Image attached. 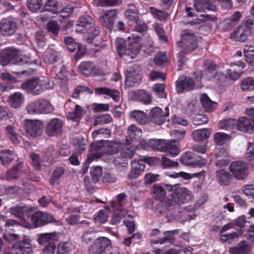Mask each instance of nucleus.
Segmentation results:
<instances>
[{
    "instance_id": "obj_1",
    "label": "nucleus",
    "mask_w": 254,
    "mask_h": 254,
    "mask_svg": "<svg viewBox=\"0 0 254 254\" xmlns=\"http://www.w3.org/2000/svg\"><path fill=\"white\" fill-rule=\"evenodd\" d=\"M180 184H175L171 186H167L166 190L172 193L168 196V203L169 210L171 209L175 205H179L191 201L193 196L190 192L186 188H180Z\"/></svg>"
},
{
    "instance_id": "obj_2",
    "label": "nucleus",
    "mask_w": 254,
    "mask_h": 254,
    "mask_svg": "<svg viewBox=\"0 0 254 254\" xmlns=\"http://www.w3.org/2000/svg\"><path fill=\"white\" fill-rule=\"evenodd\" d=\"M28 61L22 55L21 52L13 47H8L3 49L0 55V64L5 66L9 64L22 65L26 64Z\"/></svg>"
},
{
    "instance_id": "obj_3",
    "label": "nucleus",
    "mask_w": 254,
    "mask_h": 254,
    "mask_svg": "<svg viewBox=\"0 0 254 254\" xmlns=\"http://www.w3.org/2000/svg\"><path fill=\"white\" fill-rule=\"evenodd\" d=\"M168 184H155L152 188L151 191L153 197L158 201L156 204V211L157 214L162 215L166 211L169 210V206H167L168 197H166L167 186H171Z\"/></svg>"
},
{
    "instance_id": "obj_4",
    "label": "nucleus",
    "mask_w": 254,
    "mask_h": 254,
    "mask_svg": "<svg viewBox=\"0 0 254 254\" xmlns=\"http://www.w3.org/2000/svg\"><path fill=\"white\" fill-rule=\"evenodd\" d=\"M26 110L30 115L48 114L54 111V107L47 99L39 98L29 102Z\"/></svg>"
},
{
    "instance_id": "obj_5",
    "label": "nucleus",
    "mask_w": 254,
    "mask_h": 254,
    "mask_svg": "<svg viewBox=\"0 0 254 254\" xmlns=\"http://www.w3.org/2000/svg\"><path fill=\"white\" fill-rule=\"evenodd\" d=\"M53 83L48 79H41L39 78H33L23 83L21 87L27 92L33 95H39L45 90L50 89L53 87Z\"/></svg>"
},
{
    "instance_id": "obj_6",
    "label": "nucleus",
    "mask_w": 254,
    "mask_h": 254,
    "mask_svg": "<svg viewBox=\"0 0 254 254\" xmlns=\"http://www.w3.org/2000/svg\"><path fill=\"white\" fill-rule=\"evenodd\" d=\"M153 148L161 152H166L171 157L177 156L180 152L178 143L172 140L156 139L153 141Z\"/></svg>"
},
{
    "instance_id": "obj_7",
    "label": "nucleus",
    "mask_w": 254,
    "mask_h": 254,
    "mask_svg": "<svg viewBox=\"0 0 254 254\" xmlns=\"http://www.w3.org/2000/svg\"><path fill=\"white\" fill-rule=\"evenodd\" d=\"M197 41L195 35L190 31L186 30L184 31L181 40L177 43L178 47L183 49L186 53H189L197 47Z\"/></svg>"
},
{
    "instance_id": "obj_8",
    "label": "nucleus",
    "mask_w": 254,
    "mask_h": 254,
    "mask_svg": "<svg viewBox=\"0 0 254 254\" xmlns=\"http://www.w3.org/2000/svg\"><path fill=\"white\" fill-rule=\"evenodd\" d=\"M248 164L241 161H233L229 166V171L237 180H244L249 176Z\"/></svg>"
},
{
    "instance_id": "obj_9",
    "label": "nucleus",
    "mask_w": 254,
    "mask_h": 254,
    "mask_svg": "<svg viewBox=\"0 0 254 254\" xmlns=\"http://www.w3.org/2000/svg\"><path fill=\"white\" fill-rule=\"evenodd\" d=\"M125 75L127 85L136 86L141 79V69L138 65L134 64L127 70Z\"/></svg>"
},
{
    "instance_id": "obj_10",
    "label": "nucleus",
    "mask_w": 254,
    "mask_h": 254,
    "mask_svg": "<svg viewBox=\"0 0 254 254\" xmlns=\"http://www.w3.org/2000/svg\"><path fill=\"white\" fill-rule=\"evenodd\" d=\"M17 29V23L12 17L2 18L0 21V33L3 36H11L15 32Z\"/></svg>"
},
{
    "instance_id": "obj_11",
    "label": "nucleus",
    "mask_w": 254,
    "mask_h": 254,
    "mask_svg": "<svg viewBox=\"0 0 254 254\" xmlns=\"http://www.w3.org/2000/svg\"><path fill=\"white\" fill-rule=\"evenodd\" d=\"M169 116V108L165 107L164 111L159 107L152 109L149 113L151 121L157 125H162L166 120V117Z\"/></svg>"
},
{
    "instance_id": "obj_12",
    "label": "nucleus",
    "mask_w": 254,
    "mask_h": 254,
    "mask_svg": "<svg viewBox=\"0 0 254 254\" xmlns=\"http://www.w3.org/2000/svg\"><path fill=\"white\" fill-rule=\"evenodd\" d=\"M141 37L139 34H133L128 37L129 43L127 48H126L125 55L129 56L131 59L134 58L138 53L140 50L139 42Z\"/></svg>"
},
{
    "instance_id": "obj_13",
    "label": "nucleus",
    "mask_w": 254,
    "mask_h": 254,
    "mask_svg": "<svg viewBox=\"0 0 254 254\" xmlns=\"http://www.w3.org/2000/svg\"><path fill=\"white\" fill-rule=\"evenodd\" d=\"M95 21L89 15L80 16L76 22L75 31L78 33H85L87 30L95 25Z\"/></svg>"
},
{
    "instance_id": "obj_14",
    "label": "nucleus",
    "mask_w": 254,
    "mask_h": 254,
    "mask_svg": "<svg viewBox=\"0 0 254 254\" xmlns=\"http://www.w3.org/2000/svg\"><path fill=\"white\" fill-rule=\"evenodd\" d=\"M179 229L172 231H165L163 233V237H158L152 239L150 240L151 245H163L165 244H173L175 242V235L179 232Z\"/></svg>"
},
{
    "instance_id": "obj_15",
    "label": "nucleus",
    "mask_w": 254,
    "mask_h": 254,
    "mask_svg": "<svg viewBox=\"0 0 254 254\" xmlns=\"http://www.w3.org/2000/svg\"><path fill=\"white\" fill-rule=\"evenodd\" d=\"M14 254H32L31 241L25 238L15 243L13 246Z\"/></svg>"
},
{
    "instance_id": "obj_16",
    "label": "nucleus",
    "mask_w": 254,
    "mask_h": 254,
    "mask_svg": "<svg viewBox=\"0 0 254 254\" xmlns=\"http://www.w3.org/2000/svg\"><path fill=\"white\" fill-rule=\"evenodd\" d=\"M176 87L177 92L182 93L193 90L195 83L193 79L190 77H180L176 82Z\"/></svg>"
},
{
    "instance_id": "obj_17",
    "label": "nucleus",
    "mask_w": 254,
    "mask_h": 254,
    "mask_svg": "<svg viewBox=\"0 0 254 254\" xmlns=\"http://www.w3.org/2000/svg\"><path fill=\"white\" fill-rule=\"evenodd\" d=\"M91 153L88 155L86 161L88 163L92 162L94 159L101 158L104 154V143H92L90 144Z\"/></svg>"
},
{
    "instance_id": "obj_18",
    "label": "nucleus",
    "mask_w": 254,
    "mask_h": 254,
    "mask_svg": "<svg viewBox=\"0 0 254 254\" xmlns=\"http://www.w3.org/2000/svg\"><path fill=\"white\" fill-rule=\"evenodd\" d=\"M117 12L115 10L103 11L100 13L99 22L105 27L111 28L117 18Z\"/></svg>"
},
{
    "instance_id": "obj_19",
    "label": "nucleus",
    "mask_w": 254,
    "mask_h": 254,
    "mask_svg": "<svg viewBox=\"0 0 254 254\" xmlns=\"http://www.w3.org/2000/svg\"><path fill=\"white\" fill-rule=\"evenodd\" d=\"M33 208L31 206L19 204L10 209V213L16 217L21 219L30 217Z\"/></svg>"
},
{
    "instance_id": "obj_20",
    "label": "nucleus",
    "mask_w": 254,
    "mask_h": 254,
    "mask_svg": "<svg viewBox=\"0 0 254 254\" xmlns=\"http://www.w3.org/2000/svg\"><path fill=\"white\" fill-rule=\"evenodd\" d=\"M31 220L36 227H41L52 222V216L45 212L37 211L32 215Z\"/></svg>"
},
{
    "instance_id": "obj_21",
    "label": "nucleus",
    "mask_w": 254,
    "mask_h": 254,
    "mask_svg": "<svg viewBox=\"0 0 254 254\" xmlns=\"http://www.w3.org/2000/svg\"><path fill=\"white\" fill-rule=\"evenodd\" d=\"M245 66V64L241 61H238L232 64L231 68L227 70L229 78L234 80L239 78L243 73V69Z\"/></svg>"
},
{
    "instance_id": "obj_22",
    "label": "nucleus",
    "mask_w": 254,
    "mask_h": 254,
    "mask_svg": "<svg viewBox=\"0 0 254 254\" xmlns=\"http://www.w3.org/2000/svg\"><path fill=\"white\" fill-rule=\"evenodd\" d=\"M131 169L128 173V178L129 180H133L137 178L143 173L145 168V165L142 160L138 161H133L131 163Z\"/></svg>"
},
{
    "instance_id": "obj_23",
    "label": "nucleus",
    "mask_w": 254,
    "mask_h": 254,
    "mask_svg": "<svg viewBox=\"0 0 254 254\" xmlns=\"http://www.w3.org/2000/svg\"><path fill=\"white\" fill-rule=\"evenodd\" d=\"M216 178L221 185L228 186L233 180V176L230 172L224 169H219L216 172Z\"/></svg>"
},
{
    "instance_id": "obj_24",
    "label": "nucleus",
    "mask_w": 254,
    "mask_h": 254,
    "mask_svg": "<svg viewBox=\"0 0 254 254\" xmlns=\"http://www.w3.org/2000/svg\"><path fill=\"white\" fill-rule=\"evenodd\" d=\"M251 250L249 243L245 240L241 241L238 245L230 248V254H249Z\"/></svg>"
},
{
    "instance_id": "obj_25",
    "label": "nucleus",
    "mask_w": 254,
    "mask_h": 254,
    "mask_svg": "<svg viewBox=\"0 0 254 254\" xmlns=\"http://www.w3.org/2000/svg\"><path fill=\"white\" fill-rule=\"evenodd\" d=\"M24 100V95L19 92H16L9 96L7 101L10 107L16 109L21 106Z\"/></svg>"
},
{
    "instance_id": "obj_26",
    "label": "nucleus",
    "mask_w": 254,
    "mask_h": 254,
    "mask_svg": "<svg viewBox=\"0 0 254 254\" xmlns=\"http://www.w3.org/2000/svg\"><path fill=\"white\" fill-rule=\"evenodd\" d=\"M87 142V139L84 137L79 136L74 137L72 144L76 153L81 155L86 148Z\"/></svg>"
},
{
    "instance_id": "obj_27",
    "label": "nucleus",
    "mask_w": 254,
    "mask_h": 254,
    "mask_svg": "<svg viewBox=\"0 0 254 254\" xmlns=\"http://www.w3.org/2000/svg\"><path fill=\"white\" fill-rule=\"evenodd\" d=\"M85 113L83 108L78 104H76L74 109L67 114V119L71 121L79 122Z\"/></svg>"
},
{
    "instance_id": "obj_28",
    "label": "nucleus",
    "mask_w": 254,
    "mask_h": 254,
    "mask_svg": "<svg viewBox=\"0 0 254 254\" xmlns=\"http://www.w3.org/2000/svg\"><path fill=\"white\" fill-rule=\"evenodd\" d=\"M193 5L197 12L204 11L206 9L216 10V6L210 3L209 0H195Z\"/></svg>"
},
{
    "instance_id": "obj_29",
    "label": "nucleus",
    "mask_w": 254,
    "mask_h": 254,
    "mask_svg": "<svg viewBox=\"0 0 254 254\" xmlns=\"http://www.w3.org/2000/svg\"><path fill=\"white\" fill-rule=\"evenodd\" d=\"M95 91L97 94H105L110 96L115 101L120 99V93L118 90L115 89L101 87L96 88Z\"/></svg>"
},
{
    "instance_id": "obj_30",
    "label": "nucleus",
    "mask_w": 254,
    "mask_h": 254,
    "mask_svg": "<svg viewBox=\"0 0 254 254\" xmlns=\"http://www.w3.org/2000/svg\"><path fill=\"white\" fill-rule=\"evenodd\" d=\"M57 239L56 233H46L39 234L37 241L40 245H46L49 243H54Z\"/></svg>"
},
{
    "instance_id": "obj_31",
    "label": "nucleus",
    "mask_w": 254,
    "mask_h": 254,
    "mask_svg": "<svg viewBox=\"0 0 254 254\" xmlns=\"http://www.w3.org/2000/svg\"><path fill=\"white\" fill-rule=\"evenodd\" d=\"M66 213L69 216L66 218V222L70 225H74L78 223L79 220L80 213L79 209L78 208L69 207L66 209Z\"/></svg>"
},
{
    "instance_id": "obj_32",
    "label": "nucleus",
    "mask_w": 254,
    "mask_h": 254,
    "mask_svg": "<svg viewBox=\"0 0 254 254\" xmlns=\"http://www.w3.org/2000/svg\"><path fill=\"white\" fill-rule=\"evenodd\" d=\"M128 135L126 137V142L135 144L134 141L136 140L142 135V130L140 128H128Z\"/></svg>"
},
{
    "instance_id": "obj_33",
    "label": "nucleus",
    "mask_w": 254,
    "mask_h": 254,
    "mask_svg": "<svg viewBox=\"0 0 254 254\" xmlns=\"http://www.w3.org/2000/svg\"><path fill=\"white\" fill-rule=\"evenodd\" d=\"M210 134V131L207 128H202L194 130L191 134L193 140L199 142L208 138Z\"/></svg>"
},
{
    "instance_id": "obj_34",
    "label": "nucleus",
    "mask_w": 254,
    "mask_h": 254,
    "mask_svg": "<svg viewBox=\"0 0 254 254\" xmlns=\"http://www.w3.org/2000/svg\"><path fill=\"white\" fill-rule=\"evenodd\" d=\"M129 117L141 125H145L148 122L147 115L140 110L132 111L129 114Z\"/></svg>"
},
{
    "instance_id": "obj_35",
    "label": "nucleus",
    "mask_w": 254,
    "mask_h": 254,
    "mask_svg": "<svg viewBox=\"0 0 254 254\" xmlns=\"http://www.w3.org/2000/svg\"><path fill=\"white\" fill-rule=\"evenodd\" d=\"M23 164L18 163L10 169L8 170L6 173V178L7 180H16L21 175L22 171Z\"/></svg>"
},
{
    "instance_id": "obj_36",
    "label": "nucleus",
    "mask_w": 254,
    "mask_h": 254,
    "mask_svg": "<svg viewBox=\"0 0 254 254\" xmlns=\"http://www.w3.org/2000/svg\"><path fill=\"white\" fill-rule=\"evenodd\" d=\"M122 146L121 143L118 142L106 141L104 143V154L109 155L116 154Z\"/></svg>"
},
{
    "instance_id": "obj_37",
    "label": "nucleus",
    "mask_w": 254,
    "mask_h": 254,
    "mask_svg": "<svg viewBox=\"0 0 254 254\" xmlns=\"http://www.w3.org/2000/svg\"><path fill=\"white\" fill-rule=\"evenodd\" d=\"M200 100L202 107L208 112H212L217 107L216 103L212 101L206 94H202Z\"/></svg>"
},
{
    "instance_id": "obj_38",
    "label": "nucleus",
    "mask_w": 254,
    "mask_h": 254,
    "mask_svg": "<svg viewBox=\"0 0 254 254\" xmlns=\"http://www.w3.org/2000/svg\"><path fill=\"white\" fill-rule=\"evenodd\" d=\"M74 248L70 240L61 242L58 245L57 254H69Z\"/></svg>"
},
{
    "instance_id": "obj_39",
    "label": "nucleus",
    "mask_w": 254,
    "mask_h": 254,
    "mask_svg": "<svg viewBox=\"0 0 254 254\" xmlns=\"http://www.w3.org/2000/svg\"><path fill=\"white\" fill-rule=\"evenodd\" d=\"M13 159L14 154L13 151L5 150L0 152V162L2 165L8 166Z\"/></svg>"
},
{
    "instance_id": "obj_40",
    "label": "nucleus",
    "mask_w": 254,
    "mask_h": 254,
    "mask_svg": "<svg viewBox=\"0 0 254 254\" xmlns=\"http://www.w3.org/2000/svg\"><path fill=\"white\" fill-rule=\"evenodd\" d=\"M95 68V64L91 62H84L80 64L78 67L80 72L86 76H90Z\"/></svg>"
},
{
    "instance_id": "obj_41",
    "label": "nucleus",
    "mask_w": 254,
    "mask_h": 254,
    "mask_svg": "<svg viewBox=\"0 0 254 254\" xmlns=\"http://www.w3.org/2000/svg\"><path fill=\"white\" fill-rule=\"evenodd\" d=\"M45 11L58 14L59 11V2L58 0H48L44 5Z\"/></svg>"
},
{
    "instance_id": "obj_42",
    "label": "nucleus",
    "mask_w": 254,
    "mask_h": 254,
    "mask_svg": "<svg viewBox=\"0 0 254 254\" xmlns=\"http://www.w3.org/2000/svg\"><path fill=\"white\" fill-rule=\"evenodd\" d=\"M135 95L137 99L144 104H149L152 102L151 94L145 90H138L135 93Z\"/></svg>"
},
{
    "instance_id": "obj_43",
    "label": "nucleus",
    "mask_w": 254,
    "mask_h": 254,
    "mask_svg": "<svg viewBox=\"0 0 254 254\" xmlns=\"http://www.w3.org/2000/svg\"><path fill=\"white\" fill-rule=\"evenodd\" d=\"M114 214L111 219V224L116 225L118 224L121 220L123 218L127 213V211L125 208L119 209H113Z\"/></svg>"
},
{
    "instance_id": "obj_44",
    "label": "nucleus",
    "mask_w": 254,
    "mask_h": 254,
    "mask_svg": "<svg viewBox=\"0 0 254 254\" xmlns=\"http://www.w3.org/2000/svg\"><path fill=\"white\" fill-rule=\"evenodd\" d=\"M127 195L125 193H121L117 195V200H113L111 202V205L113 209H119L124 208L123 206L126 203Z\"/></svg>"
},
{
    "instance_id": "obj_45",
    "label": "nucleus",
    "mask_w": 254,
    "mask_h": 254,
    "mask_svg": "<svg viewBox=\"0 0 254 254\" xmlns=\"http://www.w3.org/2000/svg\"><path fill=\"white\" fill-rule=\"evenodd\" d=\"M126 18L131 22H135L138 20V13L136 7L130 4L125 13Z\"/></svg>"
},
{
    "instance_id": "obj_46",
    "label": "nucleus",
    "mask_w": 254,
    "mask_h": 254,
    "mask_svg": "<svg viewBox=\"0 0 254 254\" xmlns=\"http://www.w3.org/2000/svg\"><path fill=\"white\" fill-rule=\"evenodd\" d=\"M135 144L126 142L121 151V156L125 158L131 159L135 153Z\"/></svg>"
},
{
    "instance_id": "obj_47",
    "label": "nucleus",
    "mask_w": 254,
    "mask_h": 254,
    "mask_svg": "<svg viewBox=\"0 0 254 254\" xmlns=\"http://www.w3.org/2000/svg\"><path fill=\"white\" fill-rule=\"evenodd\" d=\"M96 240L98 243V245L103 253L109 251L110 249L111 248V241L107 237H99L96 239Z\"/></svg>"
},
{
    "instance_id": "obj_48",
    "label": "nucleus",
    "mask_w": 254,
    "mask_h": 254,
    "mask_svg": "<svg viewBox=\"0 0 254 254\" xmlns=\"http://www.w3.org/2000/svg\"><path fill=\"white\" fill-rule=\"evenodd\" d=\"M242 16L241 12L238 11H235L229 19L225 20V23L227 25V28L231 29L233 27L236 25L242 17Z\"/></svg>"
},
{
    "instance_id": "obj_49",
    "label": "nucleus",
    "mask_w": 254,
    "mask_h": 254,
    "mask_svg": "<svg viewBox=\"0 0 254 254\" xmlns=\"http://www.w3.org/2000/svg\"><path fill=\"white\" fill-rule=\"evenodd\" d=\"M46 29L49 33L56 37L61 29V26L56 21L51 20L47 23Z\"/></svg>"
},
{
    "instance_id": "obj_50",
    "label": "nucleus",
    "mask_w": 254,
    "mask_h": 254,
    "mask_svg": "<svg viewBox=\"0 0 254 254\" xmlns=\"http://www.w3.org/2000/svg\"><path fill=\"white\" fill-rule=\"evenodd\" d=\"M241 235L237 232H233L232 233L222 234L220 236V240L224 244H231L233 241L238 238Z\"/></svg>"
},
{
    "instance_id": "obj_51",
    "label": "nucleus",
    "mask_w": 254,
    "mask_h": 254,
    "mask_svg": "<svg viewBox=\"0 0 254 254\" xmlns=\"http://www.w3.org/2000/svg\"><path fill=\"white\" fill-rule=\"evenodd\" d=\"M42 4V0H27V7L30 11L33 12H38Z\"/></svg>"
},
{
    "instance_id": "obj_52",
    "label": "nucleus",
    "mask_w": 254,
    "mask_h": 254,
    "mask_svg": "<svg viewBox=\"0 0 254 254\" xmlns=\"http://www.w3.org/2000/svg\"><path fill=\"white\" fill-rule=\"evenodd\" d=\"M241 88L243 91L254 90V78L251 77L243 79L241 83Z\"/></svg>"
},
{
    "instance_id": "obj_53",
    "label": "nucleus",
    "mask_w": 254,
    "mask_h": 254,
    "mask_svg": "<svg viewBox=\"0 0 254 254\" xmlns=\"http://www.w3.org/2000/svg\"><path fill=\"white\" fill-rule=\"evenodd\" d=\"M109 217V213L106 210H101L94 215V219L97 223L104 224L107 222Z\"/></svg>"
},
{
    "instance_id": "obj_54",
    "label": "nucleus",
    "mask_w": 254,
    "mask_h": 254,
    "mask_svg": "<svg viewBox=\"0 0 254 254\" xmlns=\"http://www.w3.org/2000/svg\"><path fill=\"white\" fill-rule=\"evenodd\" d=\"M232 36L235 38L236 40L240 42H244L247 39L246 30L241 26L238 27L237 29L232 35Z\"/></svg>"
},
{
    "instance_id": "obj_55",
    "label": "nucleus",
    "mask_w": 254,
    "mask_h": 254,
    "mask_svg": "<svg viewBox=\"0 0 254 254\" xmlns=\"http://www.w3.org/2000/svg\"><path fill=\"white\" fill-rule=\"evenodd\" d=\"M247 220L245 216H241L236 219L235 221L233 222L234 226L237 232L240 235H242L244 232L243 229L244 228Z\"/></svg>"
},
{
    "instance_id": "obj_56",
    "label": "nucleus",
    "mask_w": 254,
    "mask_h": 254,
    "mask_svg": "<svg viewBox=\"0 0 254 254\" xmlns=\"http://www.w3.org/2000/svg\"><path fill=\"white\" fill-rule=\"evenodd\" d=\"M64 169L62 167H58L54 171L50 179V183L51 185H54L59 179L64 175Z\"/></svg>"
},
{
    "instance_id": "obj_57",
    "label": "nucleus",
    "mask_w": 254,
    "mask_h": 254,
    "mask_svg": "<svg viewBox=\"0 0 254 254\" xmlns=\"http://www.w3.org/2000/svg\"><path fill=\"white\" fill-rule=\"evenodd\" d=\"M113 118L109 114H104L96 118L93 123V126L103 125L112 122Z\"/></svg>"
},
{
    "instance_id": "obj_58",
    "label": "nucleus",
    "mask_w": 254,
    "mask_h": 254,
    "mask_svg": "<svg viewBox=\"0 0 254 254\" xmlns=\"http://www.w3.org/2000/svg\"><path fill=\"white\" fill-rule=\"evenodd\" d=\"M125 41L121 38H117L115 40V44L117 52L120 57H123L126 54V48Z\"/></svg>"
},
{
    "instance_id": "obj_59",
    "label": "nucleus",
    "mask_w": 254,
    "mask_h": 254,
    "mask_svg": "<svg viewBox=\"0 0 254 254\" xmlns=\"http://www.w3.org/2000/svg\"><path fill=\"white\" fill-rule=\"evenodd\" d=\"M149 11L159 21L165 20L168 17V14L166 12L158 10L153 7L149 8Z\"/></svg>"
},
{
    "instance_id": "obj_60",
    "label": "nucleus",
    "mask_w": 254,
    "mask_h": 254,
    "mask_svg": "<svg viewBox=\"0 0 254 254\" xmlns=\"http://www.w3.org/2000/svg\"><path fill=\"white\" fill-rule=\"evenodd\" d=\"M26 135L29 138L33 139L40 136L43 131V128H25Z\"/></svg>"
},
{
    "instance_id": "obj_61",
    "label": "nucleus",
    "mask_w": 254,
    "mask_h": 254,
    "mask_svg": "<svg viewBox=\"0 0 254 254\" xmlns=\"http://www.w3.org/2000/svg\"><path fill=\"white\" fill-rule=\"evenodd\" d=\"M110 134L111 130L109 128H99V129L95 130L93 132L92 137L94 138L98 137L107 138L110 136Z\"/></svg>"
},
{
    "instance_id": "obj_62",
    "label": "nucleus",
    "mask_w": 254,
    "mask_h": 254,
    "mask_svg": "<svg viewBox=\"0 0 254 254\" xmlns=\"http://www.w3.org/2000/svg\"><path fill=\"white\" fill-rule=\"evenodd\" d=\"M231 137L229 135L224 133L217 132L214 135V140L218 145H223Z\"/></svg>"
},
{
    "instance_id": "obj_63",
    "label": "nucleus",
    "mask_w": 254,
    "mask_h": 254,
    "mask_svg": "<svg viewBox=\"0 0 254 254\" xmlns=\"http://www.w3.org/2000/svg\"><path fill=\"white\" fill-rule=\"evenodd\" d=\"M193 153L192 152H186L181 156L180 161L182 164L191 167V162L193 159Z\"/></svg>"
},
{
    "instance_id": "obj_64",
    "label": "nucleus",
    "mask_w": 254,
    "mask_h": 254,
    "mask_svg": "<svg viewBox=\"0 0 254 254\" xmlns=\"http://www.w3.org/2000/svg\"><path fill=\"white\" fill-rule=\"evenodd\" d=\"M6 134L10 140L13 143H18L20 141V136L15 131L14 128H6Z\"/></svg>"
}]
</instances>
